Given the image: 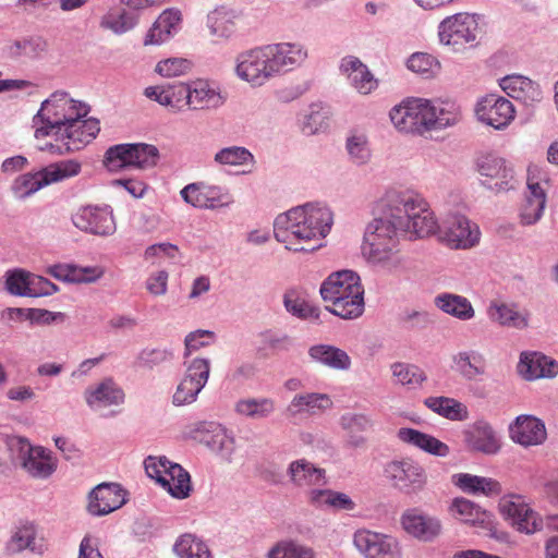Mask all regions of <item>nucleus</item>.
<instances>
[{
    "label": "nucleus",
    "mask_w": 558,
    "mask_h": 558,
    "mask_svg": "<svg viewBox=\"0 0 558 558\" xmlns=\"http://www.w3.org/2000/svg\"><path fill=\"white\" fill-rule=\"evenodd\" d=\"M88 112L85 102L72 98L66 92L52 93L33 119L34 136L44 141L38 148L63 155L88 144L100 131L98 120L86 118Z\"/></svg>",
    "instance_id": "f257e3e1"
},
{
    "label": "nucleus",
    "mask_w": 558,
    "mask_h": 558,
    "mask_svg": "<svg viewBox=\"0 0 558 558\" xmlns=\"http://www.w3.org/2000/svg\"><path fill=\"white\" fill-rule=\"evenodd\" d=\"M333 223L331 210L323 205L306 204L280 214L274 223L278 242L293 252H314Z\"/></svg>",
    "instance_id": "f03ea898"
},
{
    "label": "nucleus",
    "mask_w": 558,
    "mask_h": 558,
    "mask_svg": "<svg viewBox=\"0 0 558 558\" xmlns=\"http://www.w3.org/2000/svg\"><path fill=\"white\" fill-rule=\"evenodd\" d=\"M389 116L396 129L405 133L441 130L460 120V112L453 104L421 98L401 102L391 109Z\"/></svg>",
    "instance_id": "7ed1b4c3"
},
{
    "label": "nucleus",
    "mask_w": 558,
    "mask_h": 558,
    "mask_svg": "<svg viewBox=\"0 0 558 558\" xmlns=\"http://www.w3.org/2000/svg\"><path fill=\"white\" fill-rule=\"evenodd\" d=\"M320 295L331 305L327 310L343 319H354L364 312V289L359 275L340 270L329 275L320 286Z\"/></svg>",
    "instance_id": "20e7f679"
},
{
    "label": "nucleus",
    "mask_w": 558,
    "mask_h": 558,
    "mask_svg": "<svg viewBox=\"0 0 558 558\" xmlns=\"http://www.w3.org/2000/svg\"><path fill=\"white\" fill-rule=\"evenodd\" d=\"M401 230L388 219L381 217L368 223L362 253L373 264L396 269L403 265L404 258L398 250V234Z\"/></svg>",
    "instance_id": "39448f33"
},
{
    "label": "nucleus",
    "mask_w": 558,
    "mask_h": 558,
    "mask_svg": "<svg viewBox=\"0 0 558 558\" xmlns=\"http://www.w3.org/2000/svg\"><path fill=\"white\" fill-rule=\"evenodd\" d=\"M81 171L80 162L62 160L51 163L39 171L21 174L14 179L11 191L16 198H26L44 186L75 177Z\"/></svg>",
    "instance_id": "423d86ee"
},
{
    "label": "nucleus",
    "mask_w": 558,
    "mask_h": 558,
    "mask_svg": "<svg viewBox=\"0 0 558 558\" xmlns=\"http://www.w3.org/2000/svg\"><path fill=\"white\" fill-rule=\"evenodd\" d=\"M144 465L147 475L156 480L172 497L184 499L190 496V474L180 464L172 463L165 457H148Z\"/></svg>",
    "instance_id": "0eeeda50"
},
{
    "label": "nucleus",
    "mask_w": 558,
    "mask_h": 558,
    "mask_svg": "<svg viewBox=\"0 0 558 558\" xmlns=\"http://www.w3.org/2000/svg\"><path fill=\"white\" fill-rule=\"evenodd\" d=\"M158 160V149L148 144H119L110 147L104 163L110 171L133 167L145 169L154 167Z\"/></svg>",
    "instance_id": "6e6552de"
},
{
    "label": "nucleus",
    "mask_w": 558,
    "mask_h": 558,
    "mask_svg": "<svg viewBox=\"0 0 558 558\" xmlns=\"http://www.w3.org/2000/svg\"><path fill=\"white\" fill-rule=\"evenodd\" d=\"M526 184L529 192L520 206L519 218L521 225L531 226L543 216L549 179L541 167L532 165L527 168Z\"/></svg>",
    "instance_id": "1a4fd4ad"
},
{
    "label": "nucleus",
    "mask_w": 558,
    "mask_h": 558,
    "mask_svg": "<svg viewBox=\"0 0 558 558\" xmlns=\"http://www.w3.org/2000/svg\"><path fill=\"white\" fill-rule=\"evenodd\" d=\"M384 475L395 488L404 493L422 490L427 483L425 469L412 458L395 459L387 462Z\"/></svg>",
    "instance_id": "9d476101"
},
{
    "label": "nucleus",
    "mask_w": 558,
    "mask_h": 558,
    "mask_svg": "<svg viewBox=\"0 0 558 558\" xmlns=\"http://www.w3.org/2000/svg\"><path fill=\"white\" fill-rule=\"evenodd\" d=\"M234 72L252 87H260L274 78L265 46L240 52L235 57Z\"/></svg>",
    "instance_id": "9b49d317"
},
{
    "label": "nucleus",
    "mask_w": 558,
    "mask_h": 558,
    "mask_svg": "<svg viewBox=\"0 0 558 558\" xmlns=\"http://www.w3.org/2000/svg\"><path fill=\"white\" fill-rule=\"evenodd\" d=\"M353 545L364 558H402L400 542L389 534L361 529L353 535Z\"/></svg>",
    "instance_id": "f8f14e48"
},
{
    "label": "nucleus",
    "mask_w": 558,
    "mask_h": 558,
    "mask_svg": "<svg viewBox=\"0 0 558 558\" xmlns=\"http://www.w3.org/2000/svg\"><path fill=\"white\" fill-rule=\"evenodd\" d=\"M499 510L520 533L534 534L543 530L542 517L521 496L504 497L499 502Z\"/></svg>",
    "instance_id": "ddd939ff"
},
{
    "label": "nucleus",
    "mask_w": 558,
    "mask_h": 558,
    "mask_svg": "<svg viewBox=\"0 0 558 558\" xmlns=\"http://www.w3.org/2000/svg\"><path fill=\"white\" fill-rule=\"evenodd\" d=\"M478 23L475 15L458 13L445 19L438 27V36L441 44L458 49L476 39Z\"/></svg>",
    "instance_id": "4468645a"
},
{
    "label": "nucleus",
    "mask_w": 558,
    "mask_h": 558,
    "mask_svg": "<svg viewBox=\"0 0 558 558\" xmlns=\"http://www.w3.org/2000/svg\"><path fill=\"white\" fill-rule=\"evenodd\" d=\"M481 232L465 216L453 214L447 217L440 230V239L453 250H469L480 242Z\"/></svg>",
    "instance_id": "2eb2a0df"
},
{
    "label": "nucleus",
    "mask_w": 558,
    "mask_h": 558,
    "mask_svg": "<svg viewBox=\"0 0 558 558\" xmlns=\"http://www.w3.org/2000/svg\"><path fill=\"white\" fill-rule=\"evenodd\" d=\"M210 364L205 359H194L187 366L184 378L180 381L173 395L175 405L194 402L205 387L209 377Z\"/></svg>",
    "instance_id": "dca6fc26"
},
{
    "label": "nucleus",
    "mask_w": 558,
    "mask_h": 558,
    "mask_svg": "<svg viewBox=\"0 0 558 558\" xmlns=\"http://www.w3.org/2000/svg\"><path fill=\"white\" fill-rule=\"evenodd\" d=\"M477 119L496 130L507 128L515 117V110L507 98L489 94L483 97L475 109Z\"/></svg>",
    "instance_id": "f3484780"
},
{
    "label": "nucleus",
    "mask_w": 558,
    "mask_h": 558,
    "mask_svg": "<svg viewBox=\"0 0 558 558\" xmlns=\"http://www.w3.org/2000/svg\"><path fill=\"white\" fill-rule=\"evenodd\" d=\"M76 228L92 234L107 236L116 232V221L112 210L105 206H85L72 217Z\"/></svg>",
    "instance_id": "a211bd4d"
},
{
    "label": "nucleus",
    "mask_w": 558,
    "mask_h": 558,
    "mask_svg": "<svg viewBox=\"0 0 558 558\" xmlns=\"http://www.w3.org/2000/svg\"><path fill=\"white\" fill-rule=\"evenodd\" d=\"M126 502V492L116 483H101L88 496V512L106 515L121 508Z\"/></svg>",
    "instance_id": "6ab92c4d"
},
{
    "label": "nucleus",
    "mask_w": 558,
    "mask_h": 558,
    "mask_svg": "<svg viewBox=\"0 0 558 558\" xmlns=\"http://www.w3.org/2000/svg\"><path fill=\"white\" fill-rule=\"evenodd\" d=\"M265 48L274 77L293 70L307 58V51L299 44L279 43Z\"/></svg>",
    "instance_id": "aec40b11"
},
{
    "label": "nucleus",
    "mask_w": 558,
    "mask_h": 558,
    "mask_svg": "<svg viewBox=\"0 0 558 558\" xmlns=\"http://www.w3.org/2000/svg\"><path fill=\"white\" fill-rule=\"evenodd\" d=\"M424 198L411 192H393L387 195L386 210L381 218L388 219L401 231L407 225L408 211L411 209L422 210Z\"/></svg>",
    "instance_id": "412c9836"
},
{
    "label": "nucleus",
    "mask_w": 558,
    "mask_h": 558,
    "mask_svg": "<svg viewBox=\"0 0 558 558\" xmlns=\"http://www.w3.org/2000/svg\"><path fill=\"white\" fill-rule=\"evenodd\" d=\"M187 85V110H215L225 105L227 97L208 81L196 80Z\"/></svg>",
    "instance_id": "4be33fe9"
},
{
    "label": "nucleus",
    "mask_w": 558,
    "mask_h": 558,
    "mask_svg": "<svg viewBox=\"0 0 558 558\" xmlns=\"http://www.w3.org/2000/svg\"><path fill=\"white\" fill-rule=\"evenodd\" d=\"M510 438L523 446H538L546 440L547 433L545 424L532 415H520L509 426Z\"/></svg>",
    "instance_id": "5701e85b"
},
{
    "label": "nucleus",
    "mask_w": 558,
    "mask_h": 558,
    "mask_svg": "<svg viewBox=\"0 0 558 558\" xmlns=\"http://www.w3.org/2000/svg\"><path fill=\"white\" fill-rule=\"evenodd\" d=\"M144 95L172 112L187 110L186 83L165 84L146 87Z\"/></svg>",
    "instance_id": "b1692460"
},
{
    "label": "nucleus",
    "mask_w": 558,
    "mask_h": 558,
    "mask_svg": "<svg viewBox=\"0 0 558 558\" xmlns=\"http://www.w3.org/2000/svg\"><path fill=\"white\" fill-rule=\"evenodd\" d=\"M401 525L411 536L429 542L440 534L441 524L438 519L424 514L418 509H408L401 515Z\"/></svg>",
    "instance_id": "393cba45"
},
{
    "label": "nucleus",
    "mask_w": 558,
    "mask_h": 558,
    "mask_svg": "<svg viewBox=\"0 0 558 558\" xmlns=\"http://www.w3.org/2000/svg\"><path fill=\"white\" fill-rule=\"evenodd\" d=\"M449 510L453 518L463 523L488 532L495 529L494 515L466 498H454Z\"/></svg>",
    "instance_id": "a878e982"
},
{
    "label": "nucleus",
    "mask_w": 558,
    "mask_h": 558,
    "mask_svg": "<svg viewBox=\"0 0 558 558\" xmlns=\"http://www.w3.org/2000/svg\"><path fill=\"white\" fill-rule=\"evenodd\" d=\"M477 170L481 175L495 180L489 186L496 191H506L512 187L513 171L507 161L497 155L487 154L478 158Z\"/></svg>",
    "instance_id": "bb28decb"
},
{
    "label": "nucleus",
    "mask_w": 558,
    "mask_h": 558,
    "mask_svg": "<svg viewBox=\"0 0 558 558\" xmlns=\"http://www.w3.org/2000/svg\"><path fill=\"white\" fill-rule=\"evenodd\" d=\"M46 548L44 538L38 535L36 526L32 523L16 527L5 545V550L10 555H16L24 550L41 555Z\"/></svg>",
    "instance_id": "cd10ccee"
},
{
    "label": "nucleus",
    "mask_w": 558,
    "mask_h": 558,
    "mask_svg": "<svg viewBox=\"0 0 558 558\" xmlns=\"http://www.w3.org/2000/svg\"><path fill=\"white\" fill-rule=\"evenodd\" d=\"M518 372L526 380L554 377L558 374V363L537 352L522 353Z\"/></svg>",
    "instance_id": "c85d7f7f"
},
{
    "label": "nucleus",
    "mask_w": 558,
    "mask_h": 558,
    "mask_svg": "<svg viewBox=\"0 0 558 558\" xmlns=\"http://www.w3.org/2000/svg\"><path fill=\"white\" fill-rule=\"evenodd\" d=\"M499 85L508 96L525 105H533L542 99L539 86L525 76L508 75L500 80Z\"/></svg>",
    "instance_id": "c756f323"
},
{
    "label": "nucleus",
    "mask_w": 558,
    "mask_h": 558,
    "mask_svg": "<svg viewBox=\"0 0 558 558\" xmlns=\"http://www.w3.org/2000/svg\"><path fill=\"white\" fill-rule=\"evenodd\" d=\"M340 70L348 76L351 85L363 95L371 94L377 88V80L368 68L356 57L349 56L342 59Z\"/></svg>",
    "instance_id": "7c9ffc66"
},
{
    "label": "nucleus",
    "mask_w": 558,
    "mask_h": 558,
    "mask_svg": "<svg viewBox=\"0 0 558 558\" xmlns=\"http://www.w3.org/2000/svg\"><path fill=\"white\" fill-rule=\"evenodd\" d=\"M452 484L460 490L471 495L496 497L501 494V484L492 478L470 473H457L451 476Z\"/></svg>",
    "instance_id": "2f4dec72"
},
{
    "label": "nucleus",
    "mask_w": 558,
    "mask_h": 558,
    "mask_svg": "<svg viewBox=\"0 0 558 558\" xmlns=\"http://www.w3.org/2000/svg\"><path fill=\"white\" fill-rule=\"evenodd\" d=\"M397 437L403 444L413 446L436 457H447L450 453V448L447 444L432 435L422 433L414 428H399L397 432Z\"/></svg>",
    "instance_id": "473e14b6"
},
{
    "label": "nucleus",
    "mask_w": 558,
    "mask_h": 558,
    "mask_svg": "<svg viewBox=\"0 0 558 558\" xmlns=\"http://www.w3.org/2000/svg\"><path fill=\"white\" fill-rule=\"evenodd\" d=\"M465 441L474 450L485 454H496L501 448L500 439L493 427L485 422L475 423L465 432Z\"/></svg>",
    "instance_id": "72a5a7b5"
},
{
    "label": "nucleus",
    "mask_w": 558,
    "mask_h": 558,
    "mask_svg": "<svg viewBox=\"0 0 558 558\" xmlns=\"http://www.w3.org/2000/svg\"><path fill=\"white\" fill-rule=\"evenodd\" d=\"M487 314L493 322L505 327L523 329L529 325L527 313L520 312L514 304L492 302Z\"/></svg>",
    "instance_id": "f704fd0d"
},
{
    "label": "nucleus",
    "mask_w": 558,
    "mask_h": 558,
    "mask_svg": "<svg viewBox=\"0 0 558 558\" xmlns=\"http://www.w3.org/2000/svg\"><path fill=\"white\" fill-rule=\"evenodd\" d=\"M23 468L33 477L45 478L53 473L57 468L50 451L43 447H28L23 459Z\"/></svg>",
    "instance_id": "c9c22d12"
},
{
    "label": "nucleus",
    "mask_w": 558,
    "mask_h": 558,
    "mask_svg": "<svg viewBox=\"0 0 558 558\" xmlns=\"http://www.w3.org/2000/svg\"><path fill=\"white\" fill-rule=\"evenodd\" d=\"M181 21V14L177 10H165L151 28L148 31L144 45H160L168 40Z\"/></svg>",
    "instance_id": "e433bc0d"
},
{
    "label": "nucleus",
    "mask_w": 558,
    "mask_h": 558,
    "mask_svg": "<svg viewBox=\"0 0 558 558\" xmlns=\"http://www.w3.org/2000/svg\"><path fill=\"white\" fill-rule=\"evenodd\" d=\"M308 355L317 363L337 371L351 367V359L345 351L333 345L316 344L308 349Z\"/></svg>",
    "instance_id": "4c0bfd02"
},
{
    "label": "nucleus",
    "mask_w": 558,
    "mask_h": 558,
    "mask_svg": "<svg viewBox=\"0 0 558 558\" xmlns=\"http://www.w3.org/2000/svg\"><path fill=\"white\" fill-rule=\"evenodd\" d=\"M325 470L316 468L306 459L292 461L288 468L291 482L296 486H313L325 483Z\"/></svg>",
    "instance_id": "58836bf2"
},
{
    "label": "nucleus",
    "mask_w": 558,
    "mask_h": 558,
    "mask_svg": "<svg viewBox=\"0 0 558 558\" xmlns=\"http://www.w3.org/2000/svg\"><path fill=\"white\" fill-rule=\"evenodd\" d=\"M48 274L56 279L68 282H93L99 279L104 271L98 267H78L70 264H59L49 267Z\"/></svg>",
    "instance_id": "ea45409f"
},
{
    "label": "nucleus",
    "mask_w": 558,
    "mask_h": 558,
    "mask_svg": "<svg viewBox=\"0 0 558 558\" xmlns=\"http://www.w3.org/2000/svg\"><path fill=\"white\" fill-rule=\"evenodd\" d=\"M332 401L326 393L296 395L287 408V411L295 416L302 413L316 414L331 408Z\"/></svg>",
    "instance_id": "a19ab883"
},
{
    "label": "nucleus",
    "mask_w": 558,
    "mask_h": 558,
    "mask_svg": "<svg viewBox=\"0 0 558 558\" xmlns=\"http://www.w3.org/2000/svg\"><path fill=\"white\" fill-rule=\"evenodd\" d=\"M85 398L90 407L101 408L121 403L124 393L111 379H106L95 388L87 389Z\"/></svg>",
    "instance_id": "79ce46f5"
},
{
    "label": "nucleus",
    "mask_w": 558,
    "mask_h": 558,
    "mask_svg": "<svg viewBox=\"0 0 558 558\" xmlns=\"http://www.w3.org/2000/svg\"><path fill=\"white\" fill-rule=\"evenodd\" d=\"M453 368L465 379L473 380L485 373V360L482 354L470 351L453 355Z\"/></svg>",
    "instance_id": "37998d69"
},
{
    "label": "nucleus",
    "mask_w": 558,
    "mask_h": 558,
    "mask_svg": "<svg viewBox=\"0 0 558 558\" xmlns=\"http://www.w3.org/2000/svg\"><path fill=\"white\" fill-rule=\"evenodd\" d=\"M424 404L433 412L452 421H463L468 417L466 407L448 397H429Z\"/></svg>",
    "instance_id": "c03bdc74"
},
{
    "label": "nucleus",
    "mask_w": 558,
    "mask_h": 558,
    "mask_svg": "<svg viewBox=\"0 0 558 558\" xmlns=\"http://www.w3.org/2000/svg\"><path fill=\"white\" fill-rule=\"evenodd\" d=\"M435 304L442 312L462 320L471 319L474 316L472 304L461 295L444 293L436 296Z\"/></svg>",
    "instance_id": "a18cd8bd"
},
{
    "label": "nucleus",
    "mask_w": 558,
    "mask_h": 558,
    "mask_svg": "<svg viewBox=\"0 0 558 558\" xmlns=\"http://www.w3.org/2000/svg\"><path fill=\"white\" fill-rule=\"evenodd\" d=\"M179 558H213L208 546L193 534L181 535L173 547Z\"/></svg>",
    "instance_id": "49530a36"
},
{
    "label": "nucleus",
    "mask_w": 558,
    "mask_h": 558,
    "mask_svg": "<svg viewBox=\"0 0 558 558\" xmlns=\"http://www.w3.org/2000/svg\"><path fill=\"white\" fill-rule=\"evenodd\" d=\"M235 412L240 415L259 420L268 417L276 409V402L270 398H247L235 403Z\"/></svg>",
    "instance_id": "de8ad7c7"
},
{
    "label": "nucleus",
    "mask_w": 558,
    "mask_h": 558,
    "mask_svg": "<svg viewBox=\"0 0 558 558\" xmlns=\"http://www.w3.org/2000/svg\"><path fill=\"white\" fill-rule=\"evenodd\" d=\"M235 14L226 8L215 9L207 17L210 33L219 38H229L235 31Z\"/></svg>",
    "instance_id": "09e8293b"
},
{
    "label": "nucleus",
    "mask_w": 558,
    "mask_h": 558,
    "mask_svg": "<svg viewBox=\"0 0 558 558\" xmlns=\"http://www.w3.org/2000/svg\"><path fill=\"white\" fill-rule=\"evenodd\" d=\"M268 558H315L316 554L310 546L296 541L278 542L267 554Z\"/></svg>",
    "instance_id": "8fccbe9b"
},
{
    "label": "nucleus",
    "mask_w": 558,
    "mask_h": 558,
    "mask_svg": "<svg viewBox=\"0 0 558 558\" xmlns=\"http://www.w3.org/2000/svg\"><path fill=\"white\" fill-rule=\"evenodd\" d=\"M416 211L418 213V210ZM420 213L421 215L416 216L409 225H405L402 231L414 234L417 238H424L437 230L436 218L425 201Z\"/></svg>",
    "instance_id": "3c124183"
},
{
    "label": "nucleus",
    "mask_w": 558,
    "mask_h": 558,
    "mask_svg": "<svg viewBox=\"0 0 558 558\" xmlns=\"http://www.w3.org/2000/svg\"><path fill=\"white\" fill-rule=\"evenodd\" d=\"M283 303L289 313L303 319H318L319 308L310 304L295 291H288L284 294Z\"/></svg>",
    "instance_id": "603ef678"
},
{
    "label": "nucleus",
    "mask_w": 558,
    "mask_h": 558,
    "mask_svg": "<svg viewBox=\"0 0 558 558\" xmlns=\"http://www.w3.org/2000/svg\"><path fill=\"white\" fill-rule=\"evenodd\" d=\"M347 150L353 162L357 165L366 163L371 158L366 134L360 131H352L347 138Z\"/></svg>",
    "instance_id": "864d4df0"
},
{
    "label": "nucleus",
    "mask_w": 558,
    "mask_h": 558,
    "mask_svg": "<svg viewBox=\"0 0 558 558\" xmlns=\"http://www.w3.org/2000/svg\"><path fill=\"white\" fill-rule=\"evenodd\" d=\"M391 371L393 377L399 384L410 388L418 387L423 381L426 380L425 373L415 365L395 363L391 366Z\"/></svg>",
    "instance_id": "5fc2aeb1"
},
{
    "label": "nucleus",
    "mask_w": 558,
    "mask_h": 558,
    "mask_svg": "<svg viewBox=\"0 0 558 558\" xmlns=\"http://www.w3.org/2000/svg\"><path fill=\"white\" fill-rule=\"evenodd\" d=\"M215 161L225 166H253L254 157L244 147L231 146L220 149L215 155Z\"/></svg>",
    "instance_id": "6e6d98bb"
},
{
    "label": "nucleus",
    "mask_w": 558,
    "mask_h": 558,
    "mask_svg": "<svg viewBox=\"0 0 558 558\" xmlns=\"http://www.w3.org/2000/svg\"><path fill=\"white\" fill-rule=\"evenodd\" d=\"M7 289L10 293L24 296H36V288L33 287L32 275L24 270H14L7 277Z\"/></svg>",
    "instance_id": "4d7b16f0"
},
{
    "label": "nucleus",
    "mask_w": 558,
    "mask_h": 558,
    "mask_svg": "<svg viewBox=\"0 0 558 558\" xmlns=\"http://www.w3.org/2000/svg\"><path fill=\"white\" fill-rule=\"evenodd\" d=\"M225 437V428L215 422L199 423L194 435V438L213 448L222 446Z\"/></svg>",
    "instance_id": "13d9d810"
},
{
    "label": "nucleus",
    "mask_w": 558,
    "mask_h": 558,
    "mask_svg": "<svg viewBox=\"0 0 558 558\" xmlns=\"http://www.w3.org/2000/svg\"><path fill=\"white\" fill-rule=\"evenodd\" d=\"M407 66L410 71L414 73L425 76H432L437 73V71L440 68V64L438 60L432 54L424 52H415L409 58Z\"/></svg>",
    "instance_id": "bf43d9fd"
},
{
    "label": "nucleus",
    "mask_w": 558,
    "mask_h": 558,
    "mask_svg": "<svg viewBox=\"0 0 558 558\" xmlns=\"http://www.w3.org/2000/svg\"><path fill=\"white\" fill-rule=\"evenodd\" d=\"M192 62L185 58H168L156 64L155 71L163 77H174L190 72Z\"/></svg>",
    "instance_id": "052dcab7"
},
{
    "label": "nucleus",
    "mask_w": 558,
    "mask_h": 558,
    "mask_svg": "<svg viewBox=\"0 0 558 558\" xmlns=\"http://www.w3.org/2000/svg\"><path fill=\"white\" fill-rule=\"evenodd\" d=\"M328 111L320 105H312L306 116L303 131L307 134H315L328 126Z\"/></svg>",
    "instance_id": "680f3d73"
},
{
    "label": "nucleus",
    "mask_w": 558,
    "mask_h": 558,
    "mask_svg": "<svg viewBox=\"0 0 558 558\" xmlns=\"http://www.w3.org/2000/svg\"><path fill=\"white\" fill-rule=\"evenodd\" d=\"M215 333L209 330H196L185 337V355H189L214 342Z\"/></svg>",
    "instance_id": "e2e57ef3"
},
{
    "label": "nucleus",
    "mask_w": 558,
    "mask_h": 558,
    "mask_svg": "<svg viewBox=\"0 0 558 558\" xmlns=\"http://www.w3.org/2000/svg\"><path fill=\"white\" fill-rule=\"evenodd\" d=\"M181 195L186 203L195 207L208 208V205H211L206 198L204 184H189L181 191Z\"/></svg>",
    "instance_id": "0e129e2a"
},
{
    "label": "nucleus",
    "mask_w": 558,
    "mask_h": 558,
    "mask_svg": "<svg viewBox=\"0 0 558 558\" xmlns=\"http://www.w3.org/2000/svg\"><path fill=\"white\" fill-rule=\"evenodd\" d=\"M46 44L37 39H23V40H15L10 46V51L13 56L20 57V56H35L37 53V50H45Z\"/></svg>",
    "instance_id": "69168bd1"
},
{
    "label": "nucleus",
    "mask_w": 558,
    "mask_h": 558,
    "mask_svg": "<svg viewBox=\"0 0 558 558\" xmlns=\"http://www.w3.org/2000/svg\"><path fill=\"white\" fill-rule=\"evenodd\" d=\"M179 255V248L171 243H158L150 245L146 248L144 257L146 260H151L156 257L175 258Z\"/></svg>",
    "instance_id": "338daca9"
},
{
    "label": "nucleus",
    "mask_w": 558,
    "mask_h": 558,
    "mask_svg": "<svg viewBox=\"0 0 558 558\" xmlns=\"http://www.w3.org/2000/svg\"><path fill=\"white\" fill-rule=\"evenodd\" d=\"M335 490L311 489L307 492V501L315 508L331 509Z\"/></svg>",
    "instance_id": "774afa93"
}]
</instances>
